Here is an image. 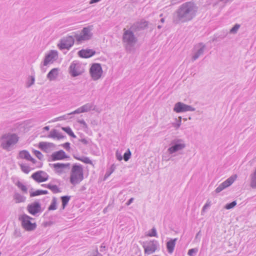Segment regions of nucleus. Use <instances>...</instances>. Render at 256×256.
Returning <instances> with one entry per match:
<instances>
[{
	"instance_id": "nucleus-58",
	"label": "nucleus",
	"mask_w": 256,
	"mask_h": 256,
	"mask_svg": "<svg viewBox=\"0 0 256 256\" xmlns=\"http://www.w3.org/2000/svg\"><path fill=\"white\" fill-rule=\"evenodd\" d=\"M68 115L69 114H67L66 115H64L62 116H60L57 119L58 120H62V119L66 120V119H67L68 118Z\"/></svg>"
},
{
	"instance_id": "nucleus-38",
	"label": "nucleus",
	"mask_w": 256,
	"mask_h": 256,
	"mask_svg": "<svg viewBox=\"0 0 256 256\" xmlns=\"http://www.w3.org/2000/svg\"><path fill=\"white\" fill-rule=\"evenodd\" d=\"M54 194H56L61 192L58 187L55 184H52L50 189Z\"/></svg>"
},
{
	"instance_id": "nucleus-29",
	"label": "nucleus",
	"mask_w": 256,
	"mask_h": 256,
	"mask_svg": "<svg viewBox=\"0 0 256 256\" xmlns=\"http://www.w3.org/2000/svg\"><path fill=\"white\" fill-rule=\"evenodd\" d=\"M14 199L16 200V202H24L26 198L18 193H16L14 196Z\"/></svg>"
},
{
	"instance_id": "nucleus-39",
	"label": "nucleus",
	"mask_w": 256,
	"mask_h": 256,
	"mask_svg": "<svg viewBox=\"0 0 256 256\" xmlns=\"http://www.w3.org/2000/svg\"><path fill=\"white\" fill-rule=\"evenodd\" d=\"M236 205V200H234L231 202L228 203L224 206V208L226 210H230L234 208Z\"/></svg>"
},
{
	"instance_id": "nucleus-59",
	"label": "nucleus",
	"mask_w": 256,
	"mask_h": 256,
	"mask_svg": "<svg viewBox=\"0 0 256 256\" xmlns=\"http://www.w3.org/2000/svg\"><path fill=\"white\" fill-rule=\"evenodd\" d=\"M51 184H52V183L50 182L48 184H42V186L50 190Z\"/></svg>"
},
{
	"instance_id": "nucleus-32",
	"label": "nucleus",
	"mask_w": 256,
	"mask_h": 256,
	"mask_svg": "<svg viewBox=\"0 0 256 256\" xmlns=\"http://www.w3.org/2000/svg\"><path fill=\"white\" fill-rule=\"evenodd\" d=\"M116 169V166L114 164H112L110 169L108 170H107L105 175L104 180H106V178H108L115 170Z\"/></svg>"
},
{
	"instance_id": "nucleus-51",
	"label": "nucleus",
	"mask_w": 256,
	"mask_h": 256,
	"mask_svg": "<svg viewBox=\"0 0 256 256\" xmlns=\"http://www.w3.org/2000/svg\"><path fill=\"white\" fill-rule=\"evenodd\" d=\"M77 122L78 123L82 124L84 128H88V124L83 119L78 120Z\"/></svg>"
},
{
	"instance_id": "nucleus-35",
	"label": "nucleus",
	"mask_w": 256,
	"mask_h": 256,
	"mask_svg": "<svg viewBox=\"0 0 256 256\" xmlns=\"http://www.w3.org/2000/svg\"><path fill=\"white\" fill-rule=\"evenodd\" d=\"M78 160L82 161L86 164H92V161L86 156H83L81 158H78Z\"/></svg>"
},
{
	"instance_id": "nucleus-17",
	"label": "nucleus",
	"mask_w": 256,
	"mask_h": 256,
	"mask_svg": "<svg viewBox=\"0 0 256 256\" xmlns=\"http://www.w3.org/2000/svg\"><path fill=\"white\" fill-rule=\"evenodd\" d=\"M70 157L62 150L54 152L48 160V162L63 160Z\"/></svg>"
},
{
	"instance_id": "nucleus-57",
	"label": "nucleus",
	"mask_w": 256,
	"mask_h": 256,
	"mask_svg": "<svg viewBox=\"0 0 256 256\" xmlns=\"http://www.w3.org/2000/svg\"><path fill=\"white\" fill-rule=\"evenodd\" d=\"M134 198H130L127 202H126V205L127 206L130 205L134 201Z\"/></svg>"
},
{
	"instance_id": "nucleus-16",
	"label": "nucleus",
	"mask_w": 256,
	"mask_h": 256,
	"mask_svg": "<svg viewBox=\"0 0 256 256\" xmlns=\"http://www.w3.org/2000/svg\"><path fill=\"white\" fill-rule=\"evenodd\" d=\"M27 210L30 214L34 216L42 211L40 204L36 201L29 204L27 206Z\"/></svg>"
},
{
	"instance_id": "nucleus-26",
	"label": "nucleus",
	"mask_w": 256,
	"mask_h": 256,
	"mask_svg": "<svg viewBox=\"0 0 256 256\" xmlns=\"http://www.w3.org/2000/svg\"><path fill=\"white\" fill-rule=\"evenodd\" d=\"M18 156L20 158L22 159H25L27 160L30 156V152L26 150H22L19 152Z\"/></svg>"
},
{
	"instance_id": "nucleus-6",
	"label": "nucleus",
	"mask_w": 256,
	"mask_h": 256,
	"mask_svg": "<svg viewBox=\"0 0 256 256\" xmlns=\"http://www.w3.org/2000/svg\"><path fill=\"white\" fill-rule=\"evenodd\" d=\"M122 40L124 43H126V48L129 46L132 48L138 42V38L134 34V32L130 28L128 30L124 29Z\"/></svg>"
},
{
	"instance_id": "nucleus-41",
	"label": "nucleus",
	"mask_w": 256,
	"mask_h": 256,
	"mask_svg": "<svg viewBox=\"0 0 256 256\" xmlns=\"http://www.w3.org/2000/svg\"><path fill=\"white\" fill-rule=\"evenodd\" d=\"M34 154L40 160H42L44 156L42 153L38 150H34L32 151Z\"/></svg>"
},
{
	"instance_id": "nucleus-47",
	"label": "nucleus",
	"mask_w": 256,
	"mask_h": 256,
	"mask_svg": "<svg viewBox=\"0 0 256 256\" xmlns=\"http://www.w3.org/2000/svg\"><path fill=\"white\" fill-rule=\"evenodd\" d=\"M62 130L68 134H70L72 130L70 126L62 127Z\"/></svg>"
},
{
	"instance_id": "nucleus-7",
	"label": "nucleus",
	"mask_w": 256,
	"mask_h": 256,
	"mask_svg": "<svg viewBox=\"0 0 256 256\" xmlns=\"http://www.w3.org/2000/svg\"><path fill=\"white\" fill-rule=\"evenodd\" d=\"M170 146L168 149V152L170 154H172L186 147V144L182 139L175 138L172 140L170 144Z\"/></svg>"
},
{
	"instance_id": "nucleus-24",
	"label": "nucleus",
	"mask_w": 256,
	"mask_h": 256,
	"mask_svg": "<svg viewBox=\"0 0 256 256\" xmlns=\"http://www.w3.org/2000/svg\"><path fill=\"white\" fill-rule=\"evenodd\" d=\"M236 178L237 176L236 174L232 175L222 183L224 184V186H226V188L232 184V183L236 180Z\"/></svg>"
},
{
	"instance_id": "nucleus-1",
	"label": "nucleus",
	"mask_w": 256,
	"mask_h": 256,
	"mask_svg": "<svg viewBox=\"0 0 256 256\" xmlns=\"http://www.w3.org/2000/svg\"><path fill=\"white\" fill-rule=\"evenodd\" d=\"M198 6L194 2H187L182 4L174 12L173 22L178 24L192 20L196 15Z\"/></svg>"
},
{
	"instance_id": "nucleus-12",
	"label": "nucleus",
	"mask_w": 256,
	"mask_h": 256,
	"mask_svg": "<svg viewBox=\"0 0 256 256\" xmlns=\"http://www.w3.org/2000/svg\"><path fill=\"white\" fill-rule=\"evenodd\" d=\"M74 34L64 37L60 40V43L58 44L59 48L62 50H69L74 44Z\"/></svg>"
},
{
	"instance_id": "nucleus-23",
	"label": "nucleus",
	"mask_w": 256,
	"mask_h": 256,
	"mask_svg": "<svg viewBox=\"0 0 256 256\" xmlns=\"http://www.w3.org/2000/svg\"><path fill=\"white\" fill-rule=\"evenodd\" d=\"M199 45L202 46L192 56V60L193 62L197 60L200 56L204 54L206 46L202 42L200 43Z\"/></svg>"
},
{
	"instance_id": "nucleus-5",
	"label": "nucleus",
	"mask_w": 256,
	"mask_h": 256,
	"mask_svg": "<svg viewBox=\"0 0 256 256\" xmlns=\"http://www.w3.org/2000/svg\"><path fill=\"white\" fill-rule=\"evenodd\" d=\"M58 58V52L56 50H51L48 54L45 55L44 61L40 64V70L42 72L44 73L46 71L47 66L50 64H53Z\"/></svg>"
},
{
	"instance_id": "nucleus-4",
	"label": "nucleus",
	"mask_w": 256,
	"mask_h": 256,
	"mask_svg": "<svg viewBox=\"0 0 256 256\" xmlns=\"http://www.w3.org/2000/svg\"><path fill=\"white\" fill-rule=\"evenodd\" d=\"M93 28L92 26H89L84 28L80 34L77 32H73L74 38L78 44L82 43L84 41H87L90 40L93 36L92 32Z\"/></svg>"
},
{
	"instance_id": "nucleus-46",
	"label": "nucleus",
	"mask_w": 256,
	"mask_h": 256,
	"mask_svg": "<svg viewBox=\"0 0 256 256\" xmlns=\"http://www.w3.org/2000/svg\"><path fill=\"white\" fill-rule=\"evenodd\" d=\"M198 251V250L196 248H191L188 250V254L190 256H194Z\"/></svg>"
},
{
	"instance_id": "nucleus-60",
	"label": "nucleus",
	"mask_w": 256,
	"mask_h": 256,
	"mask_svg": "<svg viewBox=\"0 0 256 256\" xmlns=\"http://www.w3.org/2000/svg\"><path fill=\"white\" fill-rule=\"evenodd\" d=\"M57 218H58L57 215H54V216H50L49 218V220H56Z\"/></svg>"
},
{
	"instance_id": "nucleus-55",
	"label": "nucleus",
	"mask_w": 256,
	"mask_h": 256,
	"mask_svg": "<svg viewBox=\"0 0 256 256\" xmlns=\"http://www.w3.org/2000/svg\"><path fill=\"white\" fill-rule=\"evenodd\" d=\"M79 141L82 142L84 145H87L89 143L88 140H86L85 138L80 139L79 140Z\"/></svg>"
},
{
	"instance_id": "nucleus-56",
	"label": "nucleus",
	"mask_w": 256,
	"mask_h": 256,
	"mask_svg": "<svg viewBox=\"0 0 256 256\" xmlns=\"http://www.w3.org/2000/svg\"><path fill=\"white\" fill-rule=\"evenodd\" d=\"M62 164L64 170V168H68V169H70V163H66V164L62 163Z\"/></svg>"
},
{
	"instance_id": "nucleus-53",
	"label": "nucleus",
	"mask_w": 256,
	"mask_h": 256,
	"mask_svg": "<svg viewBox=\"0 0 256 256\" xmlns=\"http://www.w3.org/2000/svg\"><path fill=\"white\" fill-rule=\"evenodd\" d=\"M82 110V108H81V107L78 108V109H76V110H74V112L70 113V114H80L81 112H82V111H81Z\"/></svg>"
},
{
	"instance_id": "nucleus-64",
	"label": "nucleus",
	"mask_w": 256,
	"mask_h": 256,
	"mask_svg": "<svg viewBox=\"0 0 256 256\" xmlns=\"http://www.w3.org/2000/svg\"><path fill=\"white\" fill-rule=\"evenodd\" d=\"M96 252V254H94L93 256H102V255L101 254H100L98 252L97 250Z\"/></svg>"
},
{
	"instance_id": "nucleus-52",
	"label": "nucleus",
	"mask_w": 256,
	"mask_h": 256,
	"mask_svg": "<svg viewBox=\"0 0 256 256\" xmlns=\"http://www.w3.org/2000/svg\"><path fill=\"white\" fill-rule=\"evenodd\" d=\"M116 156L118 160L119 161L122 160L123 159V156H122L121 154L119 152L118 150H117L116 152Z\"/></svg>"
},
{
	"instance_id": "nucleus-13",
	"label": "nucleus",
	"mask_w": 256,
	"mask_h": 256,
	"mask_svg": "<svg viewBox=\"0 0 256 256\" xmlns=\"http://www.w3.org/2000/svg\"><path fill=\"white\" fill-rule=\"evenodd\" d=\"M196 108L186 104L182 102H176L174 106L173 110L176 113H181L186 112H194Z\"/></svg>"
},
{
	"instance_id": "nucleus-15",
	"label": "nucleus",
	"mask_w": 256,
	"mask_h": 256,
	"mask_svg": "<svg viewBox=\"0 0 256 256\" xmlns=\"http://www.w3.org/2000/svg\"><path fill=\"white\" fill-rule=\"evenodd\" d=\"M148 22L142 20L140 21L134 23L130 27V28L133 30L134 32H138L148 28Z\"/></svg>"
},
{
	"instance_id": "nucleus-9",
	"label": "nucleus",
	"mask_w": 256,
	"mask_h": 256,
	"mask_svg": "<svg viewBox=\"0 0 256 256\" xmlns=\"http://www.w3.org/2000/svg\"><path fill=\"white\" fill-rule=\"evenodd\" d=\"M68 71L72 77H76L82 74L84 72V69L78 61L74 60L71 63Z\"/></svg>"
},
{
	"instance_id": "nucleus-31",
	"label": "nucleus",
	"mask_w": 256,
	"mask_h": 256,
	"mask_svg": "<svg viewBox=\"0 0 256 256\" xmlns=\"http://www.w3.org/2000/svg\"><path fill=\"white\" fill-rule=\"evenodd\" d=\"M70 199V196H64L60 197V200H62V204L64 205V206H66L68 204V203Z\"/></svg>"
},
{
	"instance_id": "nucleus-61",
	"label": "nucleus",
	"mask_w": 256,
	"mask_h": 256,
	"mask_svg": "<svg viewBox=\"0 0 256 256\" xmlns=\"http://www.w3.org/2000/svg\"><path fill=\"white\" fill-rule=\"evenodd\" d=\"M66 138L65 136H63V135H62V134H60L59 133L58 134V136H56V138L58 140L62 139V138Z\"/></svg>"
},
{
	"instance_id": "nucleus-48",
	"label": "nucleus",
	"mask_w": 256,
	"mask_h": 256,
	"mask_svg": "<svg viewBox=\"0 0 256 256\" xmlns=\"http://www.w3.org/2000/svg\"><path fill=\"white\" fill-rule=\"evenodd\" d=\"M211 202L209 200H208L206 204L202 208V213L204 212L206 210L209 208L210 206Z\"/></svg>"
},
{
	"instance_id": "nucleus-25",
	"label": "nucleus",
	"mask_w": 256,
	"mask_h": 256,
	"mask_svg": "<svg viewBox=\"0 0 256 256\" xmlns=\"http://www.w3.org/2000/svg\"><path fill=\"white\" fill-rule=\"evenodd\" d=\"M48 193L47 190H38L34 192L30 191V197H34L42 194H46Z\"/></svg>"
},
{
	"instance_id": "nucleus-33",
	"label": "nucleus",
	"mask_w": 256,
	"mask_h": 256,
	"mask_svg": "<svg viewBox=\"0 0 256 256\" xmlns=\"http://www.w3.org/2000/svg\"><path fill=\"white\" fill-rule=\"evenodd\" d=\"M16 185L20 189L24 192L27 193L28 192V188L26 186L24 185L20 181H18L16 183Z\"/></svg>"
},
{
	"instance_id": "nucleus-2",
	"label": "nucleus",
	"mask_w": 256,
	"mask_h": 256,
	"mask_svg": "<svg viewBox=\"0 0 256 256\" xmlns=\"http://www.w3.org/2000/svg\"><path fill=\"white\" fill-rule=\"evenodd\" d=\"M84 179V170L82 166L80 164H74L72 167L70 181L71 184H78Z\"/></svg>"
},
{
	"instance_id": "nucleus-42",
	"label": "nucleus",
	"mask_w": 256,
	"mask_h": 256,
	"mask_svg": "<svg viewBox=\"0 0 256 256\" xmlns=\"http://www.w3.org/2000/svg\"><path fill=\"white\" fill-rule=\"evenodd\" d=\"M56 220H49L48 221L44 222L43 226L44 227L50 226L53 225L54 224H56Z\"/></svg>"
},
{
	"instance_id": "nucleus-14",
	"label": "nucleus",
	"mask_w": 256,
	"mask_h": 256,
	"mask_svg": "<svg viewBox=\"0 0 256 256\" xmlns=\"http://www.w3.org/2000/svg\"><path fill=\"white\" fill-rule=\"evenodd\" d=\"M31 178L38 183L42 182L48 180L49 176L42 170L37 171L32 174Z\"/></svg>"
},
{
	"instance_id": "nucleus-45",
	"label": "nucleus",
	"mask_w": 256,
	"mask_h": 256,
	"mask_svg": "<svg viewBox=\"0 0 256 256\" xmlns=\"http://www.w3.org/2000/svg\"><path fill=\"white\" fill-rule=\"evenodd\" d=\"M150 232L148 233V236H154V237H158V234H157V232H156V228H152V229H151V230H150Z\"/></svg>"
},
{
	"instance_id": "nucleus-40",
	"label": "nucleus",
	"mask_w": 256,
	"mask_h": 256,
	"mask_svg": "<svg viewBox=\"0 0 256 256\" xmlns=\"http://www.w3.org/2000/svg\"><path fill=\"white\" fill-rule=\"evenodd\" d=\"M58 132L57 130L52 129L50 131V134L48 136V137L52 138H56V136H58Z\"/></svg>"
},
{
	"instance_id": "nucleus-21",
	"label": "nucleus",
	"mask_w": 256,
	"mask_h": 256,
	"mask_svg": "<svg viewBox=\"0 0 256 256\" xmlns=\"http://www.w3.org/2000/svg\"><path fill=\"white\" fill-rule=\"evenodd\" d=\"M176 240V238L174 239L171 238L170 240L166 242V247L169 254H171L174 252Z\"/></svg>"
},
{
	"instance_id": "nucleus-27",
	"label": "nucleus",
	"mask_w": 256,
	"mask_h": 256,
	"mask_svg": "<svg viewBox=\"0 0 256 256\" xmlns=\"http://www.w3.org/2000/svg\"><path fill=\"white\" fill-rule=\"evenodd\" d=\"M228 34L227 32H223L220 34H215L214 35V36L212 40V42L214 41H220L222 39H224V38L226 37V36Z\"/></svg>"
},
{
	"instance_id": "nucleus-30",
	"label": "nucleus",
	"mask_w": 256,
	"mask_h": 256,
	"mask_svg": "<svg viewBox=\"0 0 256 256\" xmlns=\"http://www.w3.org/2000/svg\"><path fill=\"white\" fill-rule=\"evenodd\" d=\"M93 104H92L88 103L82 106H81L82 110V112H87L90 111L92 108Z\"/></svg>"
},
{
	"instance_id": "nucleus-43",
	"label": "nucleus",
	"mask_w": 256,
	"mask_h": 256,
	"mask_svg": "<svg viewBox=\"0 0 256 256\" xmlns=\"http://www.w3.org/2000/svg\"><path fill=\"white\" fill-rule=\"evenodd\" d=\"M226 186H224V184L222 183L220 184L218 187L214 191V192L216 194H218L222 192V190H224V188H226Z\"/></svg>"
},
{
	"instance_id": "nucleus-50",
	"label": "nucleus",
	"mask_w": 256,
	"mask_h": 256,
	"mask_svg": "<svg viewBox=\"0 0 256 256\" xmlns=\"http://www.w3.org/2000/svg\"><path fill=\"white\" fill-rule=\"evenodd\" d=\"M70 143L69 142H66L64 144H62V146L64 147L67 151H70Z\"/></svg>"
},
{
	"instance_id": "nucleus-34",
	"label": "nucleus",
	"mask_w": 256,
	"mask_h": 256,
	"mask_svg": "<svg viewBox=\"0 0 256 256\" xmlns=\"http://www.w3.org/2000/svg\"><path fill=\"white\" fill-rule=\"evenodd\" d=\"M131 156L132 152L130 149L128 148L124 154L123 159L124 160V161L127 162L130 160V158L131 157Z\"/></svg>"
},
{
	"instance_id": "nucleus-44",
	"label": "nucleus",
	"mask_w": 256,
	"mask_h": 256,
	"mask_svg": "<svg viewBox=\"0 0 256 256\" xmlns=\"http://www.w3.org/2000/svg\"><path fill=\"white\" fill-rule=\"evenodd\" d=\"M251 181H250V186L252 188H256V176H250Z\"/></svg>"
},
{
	"instance_id": "nucleus-20",
	"label": "nucleus",
	"mask_w": 256,
	"mask_h": 256,
	"mask_svg": "<svg viewBox=\"0 0 256 256\" xmlns=\"http://www.w3.org/2000/svg\"><path fill=\"white\" fill-rule=\"evenodd\" d=\"M38 148L42 151L48 152V150L50 148H54L55 144L52 142H42L38 144Z\"/></svg>"
},
{
	"instance_id": "nucleus-49",
	"label": "nucleus",
	"mask_w": 256,
	"mask_h": 256,
	"mask_svg": "<svg viewBox=\"0 0 256 256\" xmlns=\"http://www.w3.org/2000/svg\"><path fill=\"white\" fill-rule=\"evenodd\" d=\"M178 118H179V120L176 123L173 124L174 126V128H176V129H178V128H179L180 126L181 125L182 117L181 116H179Z\"/></svg>"
},
{
	"instance_id": "nucleus-62",
	"label": "nucleus",
	"mask_w": 256,
	"mask_h": 256,
	"mask_svg": "<svg viewBox=\"0 0 256 256\" xmlns=\"http://www.w3.org/2000/svg\"><path fill=\"white\" fill-rule=\"evenodd\" d=\"M28 160L30 161L34 164L36 162V160L34 158H32L31 156H30V158H29V159Z\"/></svg>"
},
{
	"instance_id": "nucleus-10",
	"label": "nucleus",
	"mask_w": 256,
	"mask_h": 256,
	"mask_svg": "<svg viewBox=\"0 0 256 256\" xmlns=\"http://www.w3.org/2000/svg\"><path fill=\"white\" fill-rule=\"evenodd\" d=\"M158 246V242L155 240L144 242L142 244L144 253L147 254H150L154 253Z\"/></svg>"
},
{
	"instance_id": "nucleus-54",
	"label": "nucleus",
	"mask_w": 256,
	"mask_h": 256,
	"mask_svg": "<svg viewBox=\"0 0 256 256\" xmlns=\"http://www.w3.org/2000/svg\"><path fill=\"white\" fill-rule=\"evenodd\" d=\"M34 80H35V79H34V76H30V82L28 83V86L30 87L31 86H32L34 82Z\"/></svg>"
},
{
	"instance_id": "nucleus-63",
	"label": "nucleus",
	"mask_w": 256,
	"mask_h": 256,
	"mask_svg": "<svg viewBox=\"0 0 256 256\" xmlns=\"http://www.w3.org/2000/svg\"><path fill=\"white\" fill-rule=\"evenodd\" d=\"M171 158H172V156L169 157L168 156H162V159L166 161H168V160H171Z\"/></svg>"
},
{
	"instance_id": "nucleus-22",
	"label": "nucleus",
	"mask_w": 256,
	"mask_h": 256,
	"mask_svg": "<svg viewBox=\"0 0 256 256\" xmlns=\"http://www.w3.org/2000/svg\"><path fill=\"white\" fill-rule=\"evenodd\" d=\"M60 69L58 68H54L52 69L46 76V78L50 80H56L58 74Z\"/></svg>"
},
{
	"instance_id": "nucleus-11",
	"label": "nucleus",
	"mask_w": 256,
	"mask_h": 256,
	"mask_svg": "<svg viewBox=\"0 0 256 256\" xmlns=\"http://www.w3.org/2000/svg\"><path fill=\"white\" fill-rule=\"evenodd\" d=\"M102 72L101 64L99 63L92 64L90 68V75L94 80H96L100 78Z\"/></svg>"
},
{
	"instance_id": "nucleus-28",
	"label": "nucleus",
	"mask_w": 256,
	"mask_h": 256,
	"mask_svg": "<svg viewBox=\"0 0 256 256\" xmlns=\"http://www.w3.org/2000/svg\"><path fill=\"white\" fill-rule=\"evenodd\" d=\"M57 209V198L53 197L50 204L48 207V210H54Z\"/></svg>"
},
{
	"instance_id": "nucleus-36",
	"label": "nucleus",
	"mask_w": 256,
	"mask_h": 256,
	"mask_svg": "<svg viewBox=\"0 0 256 256\" xmlns=\"http://www.w3.org/2000/svg\"><path fill=\"white\" fill-rule=\"evenodd\" d=\"M20 166L22 170L24 172L28 174L30 172V168L29 166H26L25 164H20Z\"/></svg>"
},
{
	"instance_id": "nucleus-8",
	"label": "nucleus",
	"mask_w": 256,
	"mask_h": 256,
	"mask_svg": "<svg viewBox=\"0 0 256 256\" xmlns=\"http://www.w3.org/2000/svg\"><path fill=\"white\" fill-rule=\"evenodd\" d=\"M19 220L21 221L22 227L27 231H32L34 230L36 227V222L32 223L30 222L31 220H34L33 218L24 214L20 216Z\"/></svg>"
},
{
	"instance_id": "nucleus-3",
	"label": "nucleus",
	"mask_w": 256,
	"mask_h": 256,
	"mask_svg": "<svg viewBox=\"0 0 256 256\" xmlns=\"http://www.w3.org/2000/svg\"><path fill=\"white\" fill-rule=\"evenodd\" d=\"M19 140V137L16 134H12L10 132L2 134L0 138V146L4 150L10 151V148L16 144Z\"/></svg>"
},
{
	"instance_id": "nucleus-18",
	"label": "nucleus",
	"mask_w": 256,
	"mask_h": 256,
	"mask_svg": "<svg viewBox=\"0 0 256 256\" xmlns=\"http://www.w3.org/2000/svg\"><path fill=\"white\" fill-rule=\"evenodd\" d=\"M95 50L92 49H82L78 52V55L82 58H90L96 54Z\"/></svg>"
},
{
	"instance_id": "nucleus-37",
	"label": "nucleus",
	"mask_w": 256,
	"mask_h": 256,
	"mask_svg": "<svg viewBox=\"0 0 256 256\" xmlns=\"http://www.w3.org/2000/svg\"><path fill=\"white\" fill-rule=\"evenodd\" d=\"M240 25L238 24H235L234 26L230 30V33L235 34L238 32V30L240 28Z\"/></svg>"
},
{
	"instance_id": "nucleus-19",
	"label": "nucleus",
	"mask_w": 256,
	"mask_h": 256,
	"mask_svg": "<svg viewBox=\"0 0 256 256\" xmlns=\"http://www.w3.org/2000/svg\"><path fill=\"white\" fill-rule=\"evenodd\" d=\"M49 166L54 168V170L56 174H61L64 172L62 163L49 164Z\"/></svg>"
}]
</instances>
